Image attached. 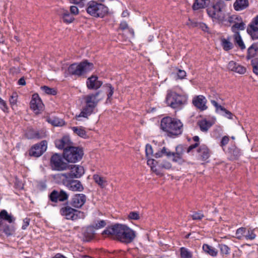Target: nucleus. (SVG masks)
<instances>
[{
    "label": "nucleus",
    "mask_w": 258,
    "mask_h": 258,
    "mask_svg": "<svg viewBox=\"0 0 258 258\" xmlns=\"http://www.w3.org/2000/svg\"><path fill=\"white\" fill-rule=\"evenodd\" d=\"M102 235L113 236L122 242L131 243L136 237V233L125 225L116 224L108 227L102 232Z\"/></svg>",
    "instance_id": "obj_1"
},
{
    "label": "nucleus",
    "mask_w": 258,
    "mask_h": 258,
    "mask_svg": "<svg viewBox=\"0 0 258 258\" xmlns=\"http://www.w3.org/2000/svg\"><path fill=\"white\" fill-rule=\"evenodd\" d=\"M160 126L161 128L169 137L179 135L183 131V123L180 120L168 116L162 118Z\"/></svg>",
    "instance_id": "obj_2"
},
{
    "label": "nucleus",
    "mask_w": 258,
    "mask_h": 258,
    "mask_svg": "<svg viewBox=\"0 0 258 258\" xmlns=\"http://www.w3.org/2000/svg\"><path fill=\"white\" fill-rule=\"evenodd\" d=\"M103 98L104 95L101 93L100 91L85 96L84 97V99L86 105L80 114L77 116L76 117H87L93 112L99 102L102 100Z\"/></svg>",
    "instance_id": "obj_3"
},
{
    "label": "nucleus",
    "mask_w": 258,
    "mask_h": 258,
    "mask_svg": "<svg viewBox=\"0 0 258 258\" xmlns=\"http://www.w3.org/2000/svg\"><path fill=\"white\" fill-rule=\"evenodd\" d=\"M225 7L224 2L221 1L207 9L208 15L212 19L213 22L222 23L225 21V15L223 11Z\"/></svg>",
    "instance_id": "obj_4"
},
{
    "label": "nucleus",
    "mask_w": 258,
    "mask_h": 258,
    "mask_svg": "<svg viewBox=\"0 0 258 258\" xmlns=\"http://www.w3.org/2000/svg\"><path fill=\"white\" fill-rule=\"evenodd\" d=\"M93 66L92 63L84 60L79 63L70 65L68 68V72L73 75L81 76L92 70Z\"/></svg>",
    "instance_id": "obj_5"
},
{
    "label": "nucleus",
    "mask_w": 258,
    "mask_h": 258,
    "mask_svg": "<svg viewBox=\"0 0 258 258\" xmlns=\"http://www.w3.org/2000/svg\"><path fill=\"white\" fill-rule=\"evenodd\" d=\"M185 97L178 95L175 92H168L166 98L167 104L173 109H180L186 103Z\"/></svg>",
    "instance_id": "obj_6"
},
{
    "label": "nucleus",
    "mask_w": 258,
    "mask_h": 258,
    "mask_svg": "<svg viewBox=\"0 0 258 258\" xmlns=\"http://www.w3.org/2000/svg\"><path fill=\"white\" fill-rule=\"evenodd\" d=\"M84 155L82 148L71 146L63 152V157L68 162L76 163L82 158Z\"/></svg>",
    "instance_id": "obj_7"
},
{
    "label": "nucleus",
    "mask_w": 258,
    "mask_h": 258,
    "mask_svg": "<svg viewBox=\"0 0 258 258\" xmlns=\"http://www.w3.org/2000/svg\"><path fill=\"white\" fill-rule=\"evenodd\" d=\"M86 11L91 16L103 17L108 12V8L95 1H90L87 4Z\"/></svg>",
    "instance_id": "obj_8"
},
{
    "label": "nucleus",
    "mask_w": 258,
    "mask_h": 258,
    "mask_svg": "<svg viewBox=\"0 0 258 258\" xmlns=\"http://www.w3.org/2000/svg\"><path fill=\"white\" fill-rule=\"evenodd\" d=\"M15 220V217L8 214L6 210H2L0 212V229L3 230L8 236L12 235L14 232L13 228H10V226L5 225L4 221L12 223L14 222Z\"/></svg>",
    "instance_id": "obj_9"
},
{
    "label": "nucleus",
    "mask_w": 258,
    "mask_h": 258,
    "mask_svg": "<svg viewBox=\"0 0 258 258\" xmlns=\"http://www.w3.org/2000/svg\"><path fill=\"white\" fill-rule=\"evenodd\" d=\"M62 157L60 154H54L50 158V166L54 170L63 171L69 168L70 166L68 163L63 161Z\"/></svg>",
    "instance_id": "obj_10"
},
{
    "label": "nucleus",
    "mask_w": 258,
    "mask_h": 258,
    "mask_svg": "<svg viewBox=\"0 0 258 258\" xmlns=\"http://www.w3.org/2000/svg\"><path fill=\"white\" fill-rule=\"evenodd\" d=\"M60 213L61 215L64 216L66 219L72 220L84 219L85 217L84 212L75 210L69 206L61 208Z\"/></svg>",
    "instance_id": "obj_11"
},
{
    "label": "nucleus",
    "mask_w": 258,
    "mask_h": 258,
    "mask_svg": "<svg viewBox=\"0 0 258 258\" xmlns=\"http://www.w3.org/2000/svg\"><path fill=\"white\" fill-rule=\"evenodd\" d=\"M47 148V141H42L40 143L36 144L31 147L29 151V155L35 157H40L46 151Z\"/></svg>",
    "instance_id": "obj_12"
},
{
    "label": "nucleus",
    "mask_w": 258,
    "mask_h": 258,
    "mask_svg": "<svg viewBox=\"0 0 258 258\" xmlns=\"http://www.w3.org/2000/svg\"><path fill=\"white\" fill-rule=\"evenodd\" d=\"M71 171L69 173L62 174L66 178H80L85 172L84 167L80 165H73L71 166Z\"/></svg>",
    "instance_id": "obj_13"
},
{
    "label": "nucleus",
    "mask_w": 258,
    "mask_h": 258,
    "mask_svg": "<svg viewBox=\"0 0 258 258\" xmlns=\"http://www.w3.org/2000/svg\"><path fill=\"white\" fill-rule=\"evenodd\" d=\"M247 33L253 39H258V15L254 18L247 28Z\"/></svg>",
    "instance_id": "obj_14"
},
{
    "label": "nucleus",
    "mask_w": 258,
    "mask_h": 258,
    "mask_svg": "<svg viewBox=\"0 0 258 258\" xmlns=\"http://www.w3.org/2000/svg\"><path fill=\"white\" fill-rule=\"evenodd\" d=\"M43 104L38 95L37 94H33L30 102L31 108L35 111L36 113H38L43 109Z\"/></svg>",
    "instance_id": "obj_15"
},
{
    "label": "nucleus",
    "mask_w": 258,
    "mask_h": 258,
    "mask_svg": "<svg viewBox=\"0 0 258 258\" xmlns=\"http://www.w3.org/2000/svg\"><path fill=\"white\" fill-rule=\"evenodd\" d=\"M194 105L200 110H205L207 109L206 105L207 99L203 95H199L195 97L192 101Z\"/></svg>",
    "instance_id": "obj_16"
},
{
    "label": "nucleus",
    "mask_w": 258,
    "mask_h": 258,
    "mask_svg": "<svg viewBox=\"0 0 258 258\" xmlns=\"http://www.w3.org/2000/svg\"><path fill=\"white\" fill-rule=\"evenodd\" d=\"M73 144V143L71 141L68 136H64L61 139L56 140L55 142L56 147L59 149H63V151L72 146Z\"/></svg>",
    "instance_id": "obj_17"
},
{
    "label": "nucleus",
    "mask_w": 258,
    "mask_h": 258,
    "mask_svg": "<svg viewBox=\"0 0 258 258\" xmlns=\"http://www.w3.org/2000/svg\"><path fill=\"white\" fill-rule=\"evenodd\" d=\"M86 201V197L84 194H76L73 197L71 205L76 208H81Z\"/></svg>",
    "instance_id": "obj_18"
},
{
    "label": "nucleus",
    "mask_w": 258,
    "mask_h": 258,
    "mask_svg": "<svg viewBox=\"0 0 258 258\" xmlns=\"http://www.w3.org/2000/svg\"><path fill=\"white\" fill-rule=\"evenodd\" d=\"M87 87L89 89L97 90L103 84L102 82L98 80L96 76H92L87 81Z\"/></svg>",
    "instance_id": "obj_19"
},
{
    "label": "nucleus",
    "mask_w": 258,
    "mask_h": 258,
    "mask_svg": "<svg viewBox=\"0 0 258 258\" xmlns=\"http://www.w3.org/2000/svg\"><path fill=\"white\" fill-rule=\"evenodd\" d=\"M249 6L248 0H236L233 4V7L235 11H239L247 8Z\"/></svg>",
    "instance_id": "obj_20"
},
{
    "label": "nucleus",
    "mask_w": 258,
    "mask_h": 258,
    "mask_svg": "<svg viewBox=\"0 0 258 258\" xmlns=\"http://www.w3.org/2000/svg\"><path fill=\"white\" fill-rule=\"evenodd\" d=\"M59 14L61 16L63 21L66 23H71L74 20L73 15L71 13L70 14L67 10L64 9L60 10Z\"/></svg>",
    "instance_id": "obj_21"
},
{
    "label": "nucleus",
    "mask_w": 258,
    "mask_h": 258,
    "mask_svg": "<svg viewBox=\"0 0 258 258\" xmlns=\"http://www.w3.org/2000/svg\"><path fill=\"white\" fill-rule=\"evenodd\" d=\"M211 103L216 108V112H219L220 110L224 112L225 114L224 115L226 117L229 119H232L233 114L231 112L226 110L224 107L219 105L216 101L212 100L211 101Z\"/></svg>",
    "instance_id": "obj_22"
},
{
    "label": "nucleus",
    "mask_w": 258,
    "mask_h": 258,
    "mask_svg": "<svg viewBox=\"0 0 258 258\" xmlns=\"http://www.w3.org/2000/svg\"><path fill=\"white\" fill-rule=\"evenodd\" d=\"M198 152L203 161L206 160L210 157V151L207 147L204 145H201L198 149Z\"/></svg>",
    "instance_id": "obj_23"
},
{
    "label": "nucleus",
    "mask_w": 258,
    "mask_h": 258,
    "mask_svg": "<svg viewBox=\"0 0 258 258\" xmlns=\"http://www.w3.org/2000/svg\"><path fill=\"white\" fill-rule=\"evenodd\" d=\"M68 187L73 191H81L83 189L81 183L78 180H73L68 183Z\"/></svg>",
    "instance_id": "obj_24"
},
{
    "label": "nucleus",
    "mask_w": 258,
    "mask_h": 258,
    "mask_svg": "<svg viewBox=\"0 0 258 258\" xmlns=\"http://www.w3.org/2000/svg\"><path fill=\"white\" fill-rule=\"evenodd\" d=\"M210 2V0H195L192 8L195 10L204 8L207 7Z\"/></svg>",
    "instance_id": "obj_25"
},
{
    "label": "nucleus",
    "mask_w": 258,
    "mask_h": 258,
    "mask_svg": "<svg viewBox=\"0 0 258 258\" xmlns=\"http://www.w3.org/2000/svg\"><path fill=\"white\" fill-rule=\"evenodd\" d=\"M106 225V223L104 220H100L98 221L95 224H93L91 226L88 227L87 231H90L92 234H94V232L93 231L94 229H98L101 228L105 227Z\"/></svg>",
    "instance_id": "obj_26"
},
{
    "label": "nucleus",
    "mask_w": 258,
    "mask_h": 258,
    "mask_svg": "<svg viewBox=\"0 0 258 258\" xmlns=\"http://www.w3.org/2000/svg\"><path fill=\"white\" fill-rule=\"evenodd\" d=\"M201 131L207 132L210 127L212 125V123L210 121L206 119H203L198 122Z\"/></svg>",
    "instance_id": "obj_27"
},
{
    "label": "nucleus",
    "mask_w": 258,
    "mask_h": 258,
    "mask_svg": "<svg viewBox=\"0 0 258 258\" xmlns=\"http://www.w3.org/2000/svg\"><path fill=\"white\" fill-rule=\"evenodd\" d=\"M258 53L257 44L254 43L252 44L247 50V58L249 59L254 57Z\"/></svg>",
    "instance_id": "obj_28"
},
{
    "label": "nucleus",
    "mask_w": 258,
    "mask_h": 258,
    "mask_svg": "<svg viewBox=\"0 0 258 258\" xmlns=\"http://www.w3.org/2000/svg\"><path fill=\"white\" fill-rule=\"evenodd\" d=\"M202 248L205 252L212 256H216L217 255V250L207 244H204Z\"/></svg>",
    "instance_id": "obj_29"
},
{
    "label": "nucleus",
    "mask_w": 258,
    "mask_h": 258,
    "mask_svg": "<svg viewBox=\"0 0 258 258\" xmlns=\"http://www.w3.org/2000/svg\"><path fill=\"white\" fill-rule=\"evenodd\" d=\"M93 179L101 187L103 188L106 185V180L105 178L98 174L93 175Z\"/></svg>",
    "instance_id": "obj_30"
},
{
    "label": "nucleus",
    "mask_w": 258,
    "mask_h": 258,
    "mask_svg": "<svg viewBox=\"0 0 258 258\" xmlns=\"http://www.w3.org/2000/svg\"><path fill=\"white\" fill-rule=\"evenodd\" d=\"M234 40L235 43L238 45L241 49L243 50L245 48V46L243 42L242 38L239 32H236L234 35Z\"/></svg>",
    "instance_id": "obj_31"
},
{
    "label": "nucleus",
    "mask_w": 258,
    "mask_h": 258,
    "mask_svg": "<svg viewBox=\"0 0 258 258\" xmlns=\"http://www.w3.org/2000/svg\"><path fill=\"white\" fill-rule=\"evenodd\" d=\"M47 120L48 122L50 123L54 126H62L64 123V122L62 119L56 117L49 118Z\"/></svg>",
    "instance_id": "obj_32"
},
{
    "label": "nucleus",
    "mask_w": 258,
    "mask_h": 258,
    "mask_svg": "<svg viewBox=\"0 0 258 258\" xmlns=\"http://www.w3.org/2000/svg\"><path fill=\"white\" fill-rule=\"evenodd\" d=\"M180 255L181 258H191L192 253L187 248L185 247H181L180 249Z\"/></svg>",
    "instance_id": "obj_33"
},
{
    "label": "nucleus",
    "mask_w": 258,
    "mask_h": 258,
    "mask_svg": "<svg viewBox=\"0 0 258 258\" xmlns=\"http://www.w3.org/2000/svg\"><path fill=\"white\" fill-rule=\"evenodd\" d=\"M181 146H177L176 148V152L172 153L171 155L173 156V161L174 162L178 161L181 158V153L179 152V150L181 149Z\"/></svg>",
    "instance_id": "obj_34"
},
{
    "label": "nucleus",
    "mask_w": 258,
    "mask_h": 258,
    "mask_svg": "<svg viewBox=\"0 0 258 258\" xmlns=\"http://www.w3.org/2000/svg\"><path fill=\"white\" fill-rule=\"evenodd\" d=\"M46 136V132L44 130H40L36 131L34 133V136H31V138H36V139H41L45 138Z\"/></svg>",
    "instance_id": "obj_35"
},
{
    "label": "nucleus",
    "mask_w": 258,
    "mask_h": 258,
    "mask_svg": "<svg viewBox=\"0 0 258 258\" xmlns=\"http://www.w3.org/2000/svg\"><path fill=\"white\" fill-rule=\"evenodd\" d=\"M222 45L226 51L229 50L233 48L232 43L226 39H222Z\"/></svg>",
    "instance_id": "obj_36"
},
{
    "label": "nucleus",
    "mask_w": 258,
    "mask_h": 258,
    "mask_svg": "<svg viewBox=\"0 0 258 258\" xmlns=\"http://www.w3.org/2000/svg\"><path fill=\"white\" fill-rule=\"evenodd\" d=\"M245 24L243 22L240 23H235L233 26L231 27V29L232 31H233L235 33L237 32L236 30H243L245 28Z\"/></svg>",
    "instance_id": "obj_37"
},
{
    "label": "nucleus",
    "mask_w": 258,
    "mask_h": 258,
    "mask_svg": "<svg viewBox=\"0 0 258 258\" xmlns=\"http://www.w3.org/2000/svg\"><path fill=\"white\" fill-rule=\"evenodd\" d=\"M72 130L74 132L79 136L82 138H85L86 137V133L83 128H78V127H73Z\"/></svg>",
    "instance_id": "obj_38"
},
{
    "label": "nucleus",
    "mask_w": 258,
    "mask_h": 258,
    "mask_svg": "<svg viewBox=\"0 0 258 258\" xmlns=\"http://www.w3.org/2000/svg\"><path fill=\"white\" fill-rule=\"evenodd\" d=\"M219 248L222 255H228L229 253L230 248L226 245L223 244H219Z\"/></svg>",
    "instance_id": "obj_39"
},
{
    "label": "nucleus",
    "mask_w": 258,
    "mask_h": 258,
    "mask_svg": "<svg viewBox=\"0 0 258 258\" xmlns=\"http://www.w3.org/2000/svg\"><path fill=\"white\" fill-rule=\"evenodd\" d=\"M41 89L47 94L54 95L56 94V91L53 88H49L44 86L41 87Z\"/></svg>",
    "instance_id": "obj_40"
},
{
    "label": "nucleus",
    "mask_w": 258,
    "mask_h": 258,
    "mask_svg": "<svg viewBox=\"0 0 258 258\" xmlns=\"http://www.w3.org/2000/svg\"><path fill=\"white\" fill-rule=\"evenodd\" d=\"M50 200L53 202H57L58 201V191L53 190L49 195Z\"/></svg>",
    "instance_id": "obj_41"
},
{
    "label": "nucleus",
    "mask_w": 258,
    "mask_h": 258,
    "mask_svg": "<svg viewBox=\"0 0 258 258\" xmlns=\"http://www.w3.org/2000/svg\"><path fill=\"white\" fill-rule=\"evenodd\" d=\"M105 87L107 88L108 94H107V99H109L113 95L114 92V88L110 84H107L105 85Z\"/></svg>",
    "instance_id": "obj_42"
},
{
    "label": "nucleus",
    "mask_w": 258,
    "mask_h": 258,
    "mask_svg": "<svg viewBox=\"0 0 258 258\" xmlns=\"http://www.w3.org/2000/svg\"><path fill=\"white\" fill-rule=\"evenodd\" d=\"M238 64V63L234 61H230L228 64L227 68L230 71L235 72Z\"/></svg>",
    "instance_id": "obj_43"
},
{
    "label": "nucleus",
    "mask_w": 258,
    "mask_h": 258,
    "mask_svg": "<svg viewBox=\"0 0 258 258\" xmlns=\"http://www.w3.org/2000/svg\"><path fill=\"white\" fill-rule=\"evenodd\" d=\"M58 201H64L67 200L68 196V195L63 190H61L60 192H58Z\"/></svg>",
    "instance_id": "obj_44"
},
{
    "label": "nucleus",
    "mask_w": 258,
    "mask_h": 258,
    "mask_svg": "<svg viewBox=\"0 0 258 258\" xmlns=\"http://www.w3.org/2000/svg\"><path fill=\"white\" fill-rule=\"evenodd\" d=\"M245 231H246V229L245 228L242 227V228H238L236 230V237L238 239H240L242 237V236L245 232Z\"/></svg>",
    "instance_id": "obj_45"
},
{
    "label": "nucleus",
    "mask_w": 258,
    "mask_h": 258,
    "mask_svg": "<svg viewBox=\"0 0 258 258\" xmlns=\"http://www.w3.org/2000/svg\"><path fill=\"white\" fill-rule=\"evenodd\" d=\"M191 217L193 220H201L204 215L201 212H199L194 213Z\"/></svg>",
    "instance_id": "obj_46"
},
{
    "label": "nucleus",
    "mask_w": 258,
    "mask_h": 258,
    "mask_svg": "<svg viewBox=\"0 0 258 258\" xmlns=\"http://www.w3.org/2000/svg\"><path fill=\"white\" fill-rule=\"evenodd\" d=\"M146 155L147 157L149 156L150 155H153V148L150 144H147L146 146Z\"/></svg>",
    "instance_id": "obj_47"
},
{
    "label": "nucleus",
    "mask_w": 258,
    "mask_h": 258,
    "mask_svg": "<svg viewBox=\"0 0 258 258\" xmlns=\"http://www.w3.org/2000/svg\"><path fill=\"white\" fill-rule=\"evenodd\" d=\"M246 69L245 67L238 64L235 72L239 74H244L246 72Z\"/></svg>",
    "instance_id": "obj_48"
},
{
    "label": "nucleus",
    "mask_w": 258,
    "mask_h": 258,
    "mask_svg": "<svg viewBox=\"0 0 258 258\" xmlns=\"http://www.w3.org/2000/svg\"><path fill=\"white\" fill-rule=\"evenodd\" d=\"M72 4L78 5L80 7H83L86 0H69Z\"/></svg>",
    "instance_id": "obj_49"
},
{
    "label": "nucleus",
    "mask_w": 258,
    "mask_h": 258,
    "mask_svg": "<svg viewBox=\"0 0 258 258\" xmlns=\"http://www.w3.org/2000/svg\"><path fill=\"white\" fill-rule=\"evenodd\" d=\"M128 218L131 219L138 220L139 219V215L138 212H132L129 214Z\"/></svg>",
    "instance_id": "obj_50"
},
{
    "label": "nucleus",
    "mask_w": 258,
    "mask_h": 258,
    "mask_svg": "<svg viewBox=\"0 0 258 258\" xmlns=\"http://www.w3.org/2000/svg\"><path fill=\"white\" fill-rule=\"evenodd\" d=\"M29 222L30 219L29 218H26L23 220L21 224L22 228L23 230L26 229V227L28 226V225H29Z\"/></svg>",
    "instance_id": "obj_51"
},
{
    "label": "nucleus",
    "mask_w": 258,
    "mask_h": 258,
    "mask_svg": "<svg viewBox=\"0 0 258 258\" xmlns=\"http://www.w3.org/2000/svg\"><path fill=\"white\" fill-rule=\"evenodd\" d=\"M199 27L204 31L210 33V31L209 30V28L208 27V26L203 23H200L199 24Z\"/></svg>",
    "instance_id": "obj_52"
},
{
    "label": "nucleus",
    "mask_w": 258,
    "mask_h": 258,
    "mask_svg": "<svg viewBox=\"0 0 258 258\" xmlns=\"http://www.w3.org/2000/svg\"><path fill=\"white\" fill-rule=\"evenodd\" d=\"M246 239L253 240L255 238V234L253 233V231H248L247 234L245 236Z\"/></svg>",
    "instance_id": "obj_53"
},
{
    "label": "nucleus",
    "mask_w": 258,
    "mask_h": 258,
    "mask_svg": "<svg viewBox=\"0 0 258 258\" xmlns=\"http://www.w3.org/2000/svg\"><path fill=\"white\" fill-rule=\"evenodd\" d=\"M157 163V162L154 159H149L147 161L148 165L151 166V169L153 170V168L154 166H155L156 164Z\"/></svg>",
    "instance_id": "obj_54"
},
{
    "label": "nucleus",
    "mask_w": 258,
    "mask_h": 258,
    "mask_svg": "<svg viewBox=\"0 0 258 258\" xmlns=\"http://www.w3.org/2000/svg\"><path fill=\"white\" fill-rule=\"evenodd\" d=\"M160 166L166 169H169L171 168V164L167 161H165L160 164Z\"/></svg>",
    "instance_id": "obj_55"
},
{
    "label": "nucleus",
    "mask_w": 258,
    "mask_h": 258,
    "mask_svg": "<svg viewBox=\"0 0 258 258\" xmlns=\"http://www.w3.org/2000/svg\"><path fill=\"white\" fill-rule=\"evenodd\" d=\"M229 141V138L228 136H224L222 138L221 141V146L223 147L225 145H226Z\"/></svg>",
    "instance_id": "obj_56"
},
{
    "label": "nucleus",
    "mask_w": 258,
    "mask_h": 258,
    "mask_svg": "<svg viewBox=\"0 0 258 258\" xmlns=\"http://www.w3.org/2000/svg\"><path fill=\"white\" fill-rule=\"evenodd\" d=\"M15 93H13V95L11 96V98L10 99V103L12 105V107L13 108V107L16 105V99H15Z\"/></svg>",
    "instance_id": "obj_57"
},
{
    "label": "nucleus",
    "mask_w": 258,
    "mask_h": 258,
    "mask_svg": "<svg viewBox=\"0 0 258 258\" xmlns=\"http://www.w3.org/2000/svg\"><path fill=\"white\" fill-rule=\"evenodd\" d=\"M70 11L71 13L72 14L74 15H77L79 13V10L78 8L76 6H71L70 7Z\"/></svg>",
    "instance_id": "obj_58"
},
{
    "label": "nucleus",
    "mask_w": 258,
    "mask_h": 258,
    "mask_svg": "<svg viewBox=\"0 0 258 258\" xmlns=\"http://www.w3.org/2000/svg\"><path fill=\"white\" fill-rule=\"evenodd\" d=\"M178 77L179 79H183L186 76V73L183 70H179L177 73Z\"/></svg>",
    "instance_id": "obj_59"
},
{
    "label": "nucleus",
    "mask_w": 258,
    "mask_h": 258,
    "mask_svg": "<svg viewBox=\"0 0 258 258\" xmlns=\"http://www.w3.org/2000/svg\"><path fill=\"white\" fill-rule=\"evenodd\" d=\"M0 107L1 108V109L4 111H6V110L7 109V105H6V102L4 101V100H2L1 102H0Z\"/></svg>",
    "instance_id": "obj_60"
},
{
    "label": "nucleus",
    "mask_w": 258,
    "mask_h": 258,
    "mask_svg": "<svg viewBox=\"0 0 258 258\" xmlns=\"http://www.w3.org/2000/svg\"><path fill=\"white\" fill-rule=\"evenodd\" d=\"M119 27L121 30H123L127 28L128 25L126 22L122 21L120 23Z\"/></svg>",
    "instance_id": "obj_61"
},
{
    "label": "nucleus",
    "mask_w": 258,
    "mask_h": 258,
    "mask_svg": "<svg viewBox=\"0 0 258 258\" xmlns=\"http://www.w3.org/2000/svg\"><path fill=\"white\" fill-rule=\"evenodd\" d=\"M161 151L163 154L166 155L168 157L171 156L172 153L169 151H167V149L165 147H163Z\"/></svg>",
    "instance_id": "obj_62"
},
{
    "label": "nucleus",
    "mask_w": 258,
    "mask_h": 258,
    "mask_svg": "<svg viewBox=\"0 0 258 258\" xmlns=\"http://www.w3.org/2000/svg\"><path fill=\"white\" fill-rule=\"evenodd\" d=\"M18 84L21 86L25 85L26 82H25V79L24 77H22L21 78H20L18 82Z\"/></svg>",
    "instance_id": "obj_63"
},
{
    "label": "nucleus",
    "mask_w": 258,
    "mask_h": 258,
    "mask_svg": "<svg viewBox=\"0 0 258 258\" xmlns=\"http://www.w3.org/2000/svg\"><path fill=\"white\" fill-rule=\"evenodd\" d=\"M251 64L252 66L258 67V57H255L251 60Z\"/></svg>",
    "instance_id": "obj_64"
}]
</instances>
